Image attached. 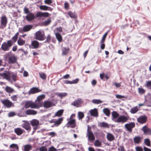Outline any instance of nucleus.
I'll list each match as a JSON object with an SVG mask.
<instances>
[{"instance_id": "f257e3e1", "label": "nucleus", "mask_w": 151, "mask_h": 151, "mask_svg": "<svg viewBox=\"0 0 151 151\" xmlns=\"http://www.w3.org/2000/svg\"><path fill=\"white\" fill-rule=\"evenodd\" d=\"M4 57L6 60L8 61L9 64H16L17 66L16 68H18L19 67V65L17 62V58L14 54L9 52L4 55Z\"/></svg>"}, {"instance_id": "f03ea898", "label": "nucleus", "mask_w": 151, "mask_h": 151, "mask_svg": "<svg viewBox=\"0 0 151 151\" xmlns=\"http://www.w3.org/2000/svg\"><path fill=\"white\" fill-rule=\"evenodd\" d=\"M41 103L39 102L37 103V102H34L31 101H27L25 104L24 106L26 108L31 107L32 108H39L41 106Z\"/></svg>"}, {"instance_id": "7ed1b4c3", "label": "nucleus", "mask_w": 151, "mask_h": 151, "mask_svg": "<svg viewBox=\"0 0 151 151\" xmlns=\"http://www.w3.org/2000/svg\"><path fill=\"white\" fill-rule=\"evenodd\" d=\"M13 43L12 40H8L7 42H4L1 45V48L4 51H9Z\"/></svg>"}, {"instance_id": "20e7f679", "label": "nucleus", "mask_w": 151, "mask_h": 151, "mask_svg": "<svg viewBox=\"0 0 151 151\" xmlns=\"http://www.w3.org/2000/svg\"><path fill=\"white\" fill-rule=\"evenodd\" d=\"M129 116L121 115L119 116L114 122L118 123H124L126 122L129 119Z\"/></svg>"}, {"instance_id": "39448f33", "label": "nucleus", "mask_w": 151, "mask_h": 151, "mask_svg": "<svg viewBox=\"0 0 151 151\" xmlns=\"http://www.w3.org/2000/svg\"><path fill=\"white\" fill-rule=\"evenodd\" d=\"M35 38L36 40L42 41L44 40V32L42 31H38L35 33Z\"/></svg>"}, {"instance_id": "423d86ee", "label": "nucleus", "mask_w": 151, "mask_h": 151, "mask_svg": "<svg viewBox=\"0 0 151 151\" xmlns=\"http://www.w3.org/2000/svg\"><path fill=\"white\" fill-rule=\"evenodd\" d=\"M7 23V19L5 16H3L1 17L0 20V28H5Z\"/></svg>"}, {"instance_id": "0eeeda50", "label": "nucleus", "mask_w": 151, "mask_h": 151, "mask_svg": "<svg viewBox=\"0 0 151 151\" xmlns=\"http://www.w3.org/2000/svg\"><path fill=\"white\" fill-rule=\"evenodd\" d=\"M11 71H5L3 73H0V76L3 77L4 79H6L9 81H10V75Z\"/></svg>"}, {"instance_id": "6e6552de", "label": "nucleus", "mask_w": 151, "mask_h": 151, "mask_svg": "<svg viewBox=\"0 0 151 151\" xmlns=\"http://www.w3.org/2000/svg\"><path fill=\"white\" fill-rule=\"evenodd\" d=\"M86 136L88 137V141H93L95 139V137L93 132L89 129L88 126Z\"/></svg>"}, {"instance_id": "1a4fd4ad", "label": "nucleus", "mask_w": 151, "mask_h": 151, "mask_svg": "<svg viewBox=\"0 0 151 151\" xmlns=\"http://www.w3.org/2000/svg\"><path fill=\"white\" fill-rule=\"evenodd\" d=\"M135 126V124L134 122H131L126 124L124 125L125 127L128 131L132 132V129Z\"/></svg>"}, {"instance_id": "9d476101", "label": "nucleus", "mask_w": 151, "mask_h": 151, "mask_svg": "<svg viewBox=\"0 0 151 151\" xmlns=\"http://www.w3.org/2000/svg\"><path fill=\"white\" fill-rule=\"evenodd\" d=\"M24 123L22 124L21 127L26 130H30L31 127L29 122L27 121L24 120L22 121Z\"/></svg>"}, {"instance_id": "9b49d317", "label": "nucleus", "mask_w": 151, "mask_h": 151, "mask_svg": "<svg viewBox=\"0 0 151 151\" xmlns=\"http://www.w3.org/2000/svg\"><path fill=\"white\" fill-rule=\"evenodd\" d=\"M83 102V101L81 99L78 98L71 103V104L76 107H79L80 106Z\"/></svg>"}, {"instance_id": "f8f14e48", "label": "nucleus", "mask_w": 151, "mask_h": 151, "mask_svg": "<svg viewBox=\"0 0 151 151\" xmlns=\"http://www.w3.org/2000/svg\"><path fill=\"white\" fill-rule=\"evenodd\" d=\"M2 103L4 106L7 108H10L13 105L12 102L7 99L1 100Z\"/></svg>"}, {"instance_id": "ddd939ff", "label": "nucleus", "mask_w": 151, "mask_h": 151, "mask_svg": "<svg viewBox=\"0 0 151 151\" xmlns=\"http://www.w3.org/2000/svg\"><path fill=\"white\" fill-rule=\"evenodd\" d=\"M147 120V118L145 115H142L139 116L137 119V121L141 124L145 123Z\"/></svg>"}, {"instance_id": "4468645a", "label": "nucleus", "mask_w": 151, "mask_h": 151, "mask_svg": "<svg viewBox=\"0 0 151 151\" xmlns=\"http://www.w3.org/2000/svg\"><path fill=\"white\" fill-rule=\"evenodd\" d=\"M67 127H70L71 128L75 127L76 126L75 120L73 119H69V120L68 121L67 124Z\"/></svg>"}, {"instance_id": "2eb2a0df", "label": "nucleus", "mask_w": 151, "mask_h": 151, "mask_svg": "<svg viewBox=\"0 0 151 151\" xmlns=\"http://www.w3.org/2000/svg\"><path fill=\"white\" fill-rule=\"evenodd\" d=\"M142 130L143 131L144 134L146 135H151V129L147 127L146 125L143 126Z\"/></svg>"}, {"instance_id": "dca6fc26", "label": "nucleus", "mask_w": 151, "mask_h": 151, "mask_svg": "<svg viewBox=\"0 0 151 151\" xmlns=\"http://www.w3.org/2000/svg\"><path fill=\"white\" fill-rule=\"evenodd\" d=\"M32 28V26L31 25H26L24 26L22 29H19V32H26L29 31Z\"/></svg>"}, {"instance_id": "f3484780", "label": "nucleus", "mask_w": 151, "mask_h": 151, "mask_svg": "<svg viewBox=\"0 0 151 151\" xmlns=\"http://www.w3.org/2000/svg\"><path fill=\"white\" fill-rule=\"evenodd\" d=\"M26 18L28 21L33 20L35 18V16L34 14L31 13H29L26 16Z\"/></svg>"}, {"instance_id": "a211bd4d", "label": "nucleus", "mask_w": 151, "mask_h": 151, "mask_svg": "<svg viewBox=\"0 0 151 151\" xmlns=\"http://www.w3.org/2000/svg\"><path fill=\"white\" fill-rule=\"evenodd\" d=\"M49 14L47 12L42 13L39 12H37L36 16V17H47L49 16Z\"/></svg>"}, {"instance_id": "6ab92c4d", "label": "nucleus", "mask_w": 151, "mask_h": 151, "mask_svg": "<svg viewBox=\"0 0 151 151\" xmlns=\"http://www.w3.org/2000/svg\"><path fill=\"white\" fill-rule=\"evenodd\" d=\"M24 130L20 128H16L14 129V132L18 135H21L24 132Z\"/></svg>"}, {"instance_id": "aec40b11", "label": "nucleus", "mask_w": 151, "mask_h": 151, "mask_svg": "<svg viewBox=\"0 0 151 151\" xmlns=\"http://www.w3.org/2000/svg\"><path fill=\"white\" fill-rule=\"evenodd\" d=\"M45 95L44 94H42L38 96L37 97V99L35 101V103H38L39 102H40L41 103V106H42V102L41 101L43 99H45Z\"/></svg>"}, {"instance_id": "412c9836", "label": "nucleus", "mask_w": 151, "mask_h": 151, "mask_svg": "<svg viewBox=\"0 0 151 151\" xmlns=\"http://www.w3.org/2000/svg\"><path fill=\"white\" fill-rule=\"evenodd\" d=\"M52 102L51 101H47L44 102V106L45 108H50L52 106Z\"/></svg>"}, {"instance_id": "4be33fe9", "label": "nucleus", "mask_w": 151, "mask_h": 151, "mask_svg": "<svg viewBox=\"0 0 151 151\" xmlns=\"http://www.w3.org/2000/svg\"><path fill=\"white\" fill-rule=\"evenodd\" d=\"M142 139V138L139 136H137L134 137L133 139L134 142L135 144H138L141 142Z\"/></svg>"}, {"instance_id": "5701e85b", "label": "nucleus", "mask_w": 151, "mask_h": 151, "mask_svg": "<svg viewBox=\"0 0 151 151\" xmlns=\"http://www.w3.org/2000/svg\"><path fill=\"white\" fill-rule=\"evenodd\" d=\"M89 112L91 115L94 117H97L98 116V113L97 111V109H94L89 111Z\"/></svg>"}, {"instance_id": "b1692460", "label": "nucleus", "mask_w": 151, "mask_h": 151, "mask_svg": "<svg viewBox=\"0 0 151 151\" xmlns=\"http://www.w3.org/2000/svg\"><path fill=\"white\" fill-rule=\"evenodd\" d=\"M39 8L41 10L45 11L49 10L51 11L52 10V9L51 7L45 5L40 6Z\"/></svg>"}, {"instance_id": "393cba45", "label": "nucleus", "mask_w": 151, "mask_h": 151, "mask_svg": "<svg viewBox=\"0 0 151 151\" xmlns=\"http://www.w3.org/2000/svg\"><path fill=\"white\" fill-rule=\"evenodd\" d=\"M31 45L33 47L32 48H37L39 45V42L36 40L33 41L32 42Z\"/></svg>"}, {"instance_id": "a878e982", "label": "nucleus", "mask_w": 151, "mask_h": 151, "mask_svg": "<svg viewBox=\"0 0 151 151\" xmlns=\"http://www.w3.org/2000/svg\"><path fill=\"white\" fill-rule=\"evenodd\" d=\"M41 90L37 88H33L30 90L29 93L32 94L40 92Z\"/></svg>"}, {"instance_id": "bb28decb", "label": "nucleus", "mask_w": 151, "mask_h": 151, "mask_svg": "<svg viewBox=\"0 0 151 151\" xmlns=\"http://www.w3.org/2000/svg\"><path fill=\"white\" fill-rule=\"evenodd\" d=\"M63 120V118H60L57 120H55V121L53 122L54 124L53 125V126H58L61 123Z\"/></svg>"}, {"instance_id": "cd10ccee", "label": "nucleus", "mask_w": 151, "mask_h": 151, "mask_svg": "<svg viewBox=\"0 0 151 151\" xmlns=\"http://www.w3.org/2000/svg\"><path fill=\"white\" fill-rule=\"evenodd\" d=\"M79 79L78 78H76L75 80H73L72 81H70L68 80H65L64 81V83L65 84H72L77 83Z\"/></svg>"}, {"instance_id": "c85d7f7f", "label": "nucleus", "mask_w": 151, "mask_h": 151, "mask_svg": "<svg viewBox=\"0 0 151 151\" xmlns=\"http://www.w3.org/2000/svg\"><path fill=\"white\" fill-rule=\"evenodd\" d=\"M39 121L36 119H33L30 121V123L32 126H38L39 124Z\"/></svg>"}, {"instance_id": "c756f323", "label": "nucleus", "mask_w": 151, "mask_h": 151, "mask_svg": "<svg viewBox=\"0 0 151 151\" xmlns=\"http://www.w3.org/2000/svg\"><path fill=\"white\" fill-rule=\"evenodd\" d=\"M37 113V112L33 110L29 109L27 110L26 112V114L29 115H35Z\"/></svg>"}, {"instance_id": "7c9ffc66", "label": "nucleus", "mask_w": 151, "mask_h": 151, "mask_svg": "<svg viewBox=\"0 0 151 151\" xmlns=\"http://www.w3.org/2000/svg\"><path fill=\"white\" fill-rule=\"evenodd\" d=\"M112 120L114 121V120H116L117 118L119 116V114L116 112L114 111L112 113Z\"/></svg>"}, {"instance_id": "2f4dec72", "label": "nucleus", "mask_w": 151, "mask_h": 151, "mask_svg": "<svg viewBox=\"0 0 151 151\" xmlns=\"http://www.w3.org/2000/svg\"><path fill=\"white\" fill-rule=\"evenodd\" d=\"M25 42L24 40L19 38L17 40V44L19 45L22 46L25 43Z\"/></svg>"}, {"instance_id": "473e14b6", "label": "nucleus", "mask_w": 151, "mask_h": 151, "mask_svg": "<svg viewBox=\"0 0 151 151\" xmlns=\"http://www.w3.org/2000/svg\"><path fill=\"white\" fill-rule=\"evenodd\" d=\"M138 109H139L137 106H136L132 108L130 111L132 114H134L136 113L138 111Z\"/></svg>"}, {"instance_id": "72a5a7b5", "label": "nucleus", "mask_w": 151, "mask_h": 151, "mask_svg": "<svg viewBox=\"0 0 151 151\" xmlns=\"http://www.w3.org/2000/svg\"><path fill=\"white\" fill-rule=\"evenodd\" d=\"M56 95L59 97L60 98H62L65 97L67 95V94L66 92L64 93H56Z\"/></svg>"}, {"instance_id": "f704fd0d", "label": "nucleus", "mask_w": 151, "mask_h": 151, "mask_svg": "<svg viewBox=\"0 0 151 151\" xmlns=\"http://www.w3.org/2000/svg\"><path fill=\"white\" fill-rule=\"evenodd\" d=\"M69 48L66 47H63L62 49V55H65L68 54Z\"/></svg>"}, {"instance_id": "c9c22d12", "label": "nucleus", "mask_w": 151, "mask_h": 151, "mask_svg": "<svg viewBox=\"0 0 151 151\" xmlns=\"http://www.w3.org/2000/svg\"><path fill=\"white\" fill-rule=\"evenodd\" d=\"M24 151H29L32 149V147L30 145H27L24 146Z\"/></svg>"}, {"instance_id": "e433bc0d", "label": "nucleus", "mask_w": 151, "mask_h": 151, "mask_svg": "<svg viewBox=\"0 0 151 151\" xmlns=\"http://www.w3.org/2000/svg\"><path fill=\"white\" fill-rule=\"evenodd\" d=\"M55 34L56 38L58 40L59 42H60L62 40V37L61 35L58 32H55Z\"/></svg>"}, {"instance_id": "4c0bfd02", "label": "nucleus", "mask_w": 151, "mask_h": 151, "mask_svg": "<svg viewBox=\"0 0 151 151\" xmlns=\"http://www.w3.org/2000/svg\"><path fill=\"white\" fill-rule=\"evenodd\" d=\"M64 110L63 109H60L57 111L55 114V116H60L62 115L63 112Z\"/></svg>"}, {"instance_id": "58836bf2", "label": "nucleus", "mask_w": 151, "mask_h": 151, "mask_svg": "<svg viewBox=\"0 0 151 151\" xmlns=\"http://www.w3.org/2000/svg\"><path fill=\"white\" fill-rule=\"evenodd\" d=\"M107 138L108 140L111 141L114 139V136L111 134L108 133L107 135Z\"/></svg>"}, {"instance_id": "ea45409f", "label": "nucleus", "mask_w": 151, "mask_h": 151, "mask_svg": "<svg viewBox=\"0 0 151 151\" xmlns=\"http://www.w3.org/2000/svg\"><path fill=\"white\" fill-rule=\"evenodd\" d=\"M68 14L71 18H75L76 17V15L75 12H72L70 11L68 12Z\"/></svg>"}, {"instance_id": "a19ab883", "label": "nucleus", "mask_w": 151, "mask_h": 151, "mask_svg": "<svg viewBox=\"0 0 151 151\" xmlns=\"http://www.w3.org/2000/svg\"><path fill=\"white\" fill-rule=\"evenodd\" d=\"M94 145L96 147H100L101 145V143L99 140H96L94 142Z\"/></svg>"}, {"instance_id": "79ce46f5", "label": "nucleus", "mask_w": 151, "mask_h": 151, "mask_svg": "<svg viewBox=\"0 0 151 151\" xmlns=\"http://www.w3.org/2000/svg\"><path fill=\"white\" fill-rule=\"evenodd\" d=\"M104 113L107 116H109L110 114V111L108 108H105L103 110Z\"/></svg>"}, {"instance_id": "37998d69", "label": "nucleus", "mask_w": 151, "mask_h": 151, "mask_svg": "<svg viewBox=\"0 0 151 151\" xmlns=\"http://www.w3.org/2000/svg\"><path fill=\"white\" fill-rule=\"evenodd\" d=\"M17 77V74L16 73H13L11 72V73L10 75V78L12 77L14 81H16Z\"/></svg>"}, {"instance_id": "c03bdc74", "label": "nucleus", "mask_w": 151, "mask_h": 151, "mask_svg": "<svg viewBox=\"0 0 151 151\" xmlns=\"http://www.w3.org/2000/svg\"><path fill=\"white\" fill-rule=\"evenodd\" d=\"M100 125L101 127L104 128L109 127V125L108 124L105 122H101L100 123Z\"/></svg>"}, {"instance_id": "a18cd8bd", "label": "nucleus", "mask_w": 151, "mask_h": 151, "mask_svg": "<svg viewBox=\"0 0 151 151\" xmlns=\"http://www.w3.org/2000/svg\"><path fill=\"white\" fill-rule=\"evenodd\" d=\"M19 32H17L15 35L12 37V40L14 42H15L18 39V37L19 35Z\"/></svg>"}, {"instance_id": "49530a36", "label": "nucleus", "mask_w": 151, "mask_h": 151, "mask_svg": "<svg viewBox=\"0 0 151 151\" xmlns=\"http://www.w3.org/2000/svg\"><path fill=\"white\" fill-rule=\"evenodd\" d=\"M92 102L94 104H99L102 103V101L101 100L99 99H93L92 101Z\"/></svg>"}, {"instance_id": "de8ad7c7", "label": "nucleus", "mask_w": 151, "mask_h": 151, "mask_svg": "<svg viewBox=\"0 0 151 151\" xmlns=\"http://www.w3.org/2000/svg\"><path fill=\"white\" fill-rule=\"evenodd\" d=\"M5 90L8 93H12L14 91L13 88L8 86L6 87Z\"/></svg>"}, {"instance_id": "09e8293b", "label": "nucleus", "mask_w": 151, "mask_h": 151, "mask_svg": "<svg viewBox=\"0 0 151 151\" xmlns=\"http://www.w3.org/2000/svg\"><path fill=\"white\" fill-rule=\"evenodd\" d=\"M40 76L42 79L45 80L46 78V76L45 74L43 72H41L39 73Z\"/></svg>"}, {"instance_id": "8fccbe9b", "label": "nucleus", "mask_w": 151, "mask_h": 151, "mask_svg": "<svg viewBox=\"0 0 151 151\" xmlns=\"http://www.w3.org/2000/svg\"><path fill=\"white\" fill-rule=\"evenodd\" d=\"M78 116L79 119H82L84 116V114L81 112H78Z\"/></svg>"}, {"instance_id": "3c124183", "label": "nucleus", "mask_w": 151, "mask_h": 151, "mask_svg": "<svg viewBox=\"0 0 151 151\" xmlns=\"http://www.w3.org/2000/svg\"><path fill=\"white\" fill-rule=\"evenodd\" d=\"M144 142L145 144L148 146H150V140L149 139H145Z\"/></svg>"}, {"instance_id": "603ef678", "label": "nucleus", "mask_w": 151, "mask_h": 151, "mask_svg": "<svg viewBox=\"0 0 151 151\" xmlns=\"http://www.w3.org/2000/svg\"><path fill=\"white\" fill-rule=\"evenodd\" d=\"M62 31V27H58L54 31L55 32H55H61Z\"/></svg>"}, {"instance_id": "864d4df0", "label": "nucleus", "mask_w": 151, "mask_h": 151, "mask_svg": "<svg viewBox=\"0 0 151 151\" xmlns=\"http://www.w3.org/2000/svg\"><path fill=\"white\" fill-rule=\"evenodd\" d=\"M108 32H106L103 35L102 39L101 40V43H104L105 40V38L107 35Z\"/></svg>"}, {"instance_id": "5fc2aeb1", "label": "nucleus", "mask_w": 151, "mask_h": 151, "mask_svg": "<svg viewBox=\"0 0 151 151\" xmlns=\"http://www.w3.org/2000/svg\"><path fill=\"white\" fill-rule=\"evenodd\" d=\"M10 147L12 148H15L17 150L18 149V147L17 144H13L10 146Z\"/></svg>"}, {"instance_id": "6e6d98bb", "label": "nucleus", "mask_w": 151, "mask_h": 151, "mask_svg": "<svg viewBox=\"0 0 151 151\" xmlns=\"http://www.w3.org/2000/svg\"><path fill=\"white\" fill-rule=\"evenodd\" d=\"M51 22V20L50 19H48L47 20L45 21L43 23L45 25H47L49 24Z\"/></svg>"}, {"instance_id": "4d7b16f0", "label": "nucleus", "mask_w": 151, "mask_h": 151, "mask_svg": "<svg viewBox=\"0 0 151 151\" xmlns=\"http://www.w3.org/2000/svg\"><path fill=\"white\" fill-rule=\"evenodd\" d=\"M146 86L148 88H151V81H148L147 82L146 84Z\"/></svg>"}, {"instance_id": "13d9d810", "label": "nucleus", "mask_w": 151, "mask_h": 151, "mask_svg": "<svg viewBox=\"0 0 151 151\" xmlns=\"http://www.w3.org/2000/svg\"><path fill=\"white\" fill-rule=\"evenodd\" d=\"M40 151H47V149L46 147L45 146H42L39 148Z\"/></svg>"}, {"instance_id": "bf43d9fd", "label": "nucleus", "mask_w": 151, "mask_h": 151, "mask_svg": "<svg viewBox=\"0 0 151 151\" xmlns=\"http://www.w3.org/2000/svg\"><path fill=\"white\" fill-rule=\"evenodd\" d=\"M11 98L12 100L13 101H16L17 100V97L16 95L12 96H11Z\"/></svg>"}, {"instance_id": "052dcab7", "label": "nucleus", "mask_w": 151, "mask_h": 151, "mask_svg": "<svg viewBox=\"0 0 151 151\" xmlns=\"http://www.w3.org/2000/svg\"><path fill=\"white\" fill-rule=\"evenodd\" d=\"M136 151H143L142 148L139 146H137L135 147Z\"/></svg>"}, {"instance_id": "680f3d73", "label": "nucleus", "mask_w": 151, "mask_h": 151, "mask_svg": "<svg viewBox=\"0 0 151 151\" xmlns=\"http://www.w3.org/2000/svg\"><path fill=\"white\" fill-rule=\"evenodd\" d=\"M118 150L119 151H124V146H119L118 148Z\"/></svg>"}, {"instance_id": "e2e57ef3", "label": "nucleus", "mask_w": 151, "mask_h": 151, "mask_svg": "<svg viewBox=\"0 0 151 151\" xmlns=\"http://www.w3.org/2000/svg\"><path fill=\"white\" fill-rule=\"evenodd\" d=\"M116 98L121 99L123 98H126L124 96L119 95H116Z\"/></svg>"}, {"instance_id": "0e129e2a", "label": "nucleus", "mask_w": 151, "mask_h": 151, "mask_svg": "<svg viewBox=\"0 0 151 151\" xmlns=\"http://www.w3.org/2000/svg\"><path fill=\"white\" fill-rule=\"evenodd\" d=\"M50 36L49 35H48L47 37L46 40L45 41V42L49 43L50 41Z\"/></svg>"}, {"instance_id": "69168bd1", "label": "nucleus", "mask_w": 151, "mask_h": 151, "mask_svg": "<svg viewBox=\"0 0 151 151\" xmlns=\"http://www.w3.org/2000/svg\"><path fill=\"white\" fill-rule=\"evenodd\" d=\"M44 2L46 4H51L52 3V0H45Z\"/></svg>"}, {"instance_id": "338daca9", "label": "nucleus", "mask_w": 151, "mask_h": 151, "mask_svg": "<svg viewBox=\"0 0 151 151\" xmlns=\"http://www.w3.org/2000/svg\"><path fill=\"white\" fill-rule=\"evenodd\" d=\"M138 91L139 93L141 94L145 92L144 90L142 88H139L138 89Z\"/></svg>"}, {"instance_id": "774afa93", "label": "nucleus", "mask_w": 151, "mask_h": 151, "mask_svg": "<svg viewBox=\"0 0 151 151\" xmlns=\"http://www.w3.org/2000/svg\"><path fill=\"white\" fill-rule=\"evenodd\" d=\"M56 149L53 147H50L49 150L48 151H56Z\"/></svg>"}]
</instances>
